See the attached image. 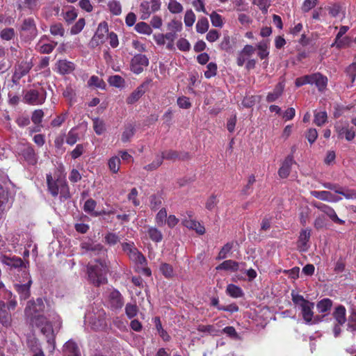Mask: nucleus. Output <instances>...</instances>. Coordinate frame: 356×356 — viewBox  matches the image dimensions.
I'll use <instances>...</instances> for the list:
<instances>
[{
    "label": "nucleus",
    "mask_w": 356,
    "mask_h": 356,
    "mask_svg": "<svg viewBox=\"0 0 356 356\" xmlns=\"http://www.w3.org/2000/svg\"><path fill=\"white\" fill-rule=\"evenodd\" d=\"M24 313L29 324L33 327H38L45 337L48 343V349L53 353L56 348V333L53 325L56 328L60 327L61 321L60 316L54 310L47 309L42 298H38L35 300L27 302Z\"/></svg>",
    "instance_id": "nucleus-1"
},
{
    "label": "nucleus",
    "mask_w": 356,
    "mask_h": 356,
    "mask_svg": "<svg viewBox=\"0 0 356 356\" xmlns=\"http://www.w3.org/2000/svg\"><path fill=\"white\" fill-rule=\"evenodd\" d=\"M87 272L89 280L95 286L105 284L107 281L108 267L104 261L97 259L94 263H89Z\"/></svg>",
    "instance_id": "nucleus-2"
},
{
    "label": "nucleus",
    "mask_w": 356,
    "mask_h": 356,
    "mask_svg": "<svg viewBox=\"0 0 356 356\" xmlns=\"http://www.w3.org/2000/svg\"><path fill=\"white\" fill-rule=\"evenodd\" d=\"M85 324L93 330H104L106 324V312L100 306H94L85 315Z\"/></svg>",
    "instance_id": "nucleus-3"
},
{
    "label": "nucleus",
    "mask_w": 356,
    "mask_h": 356,
    "mask_svg": "<svg viewBox=\"0 0 356 356\" xmlns=\"http://www.w3.org/2000/svg\"><path fill=\"white\" fill-rule=\"evenodd\" d=\"M47 183L48 191L53 197H56L60 194V198L67 200L70 198V193L66 181L63 179H57L54 180L51 174L47 175Z\"/></svg>",
    "instance_id": "nucleus-4"
},
{
    "label": "nucleus",
    "mask_w": 356,
    "mask_h": 356,
    "mask_svg": "<svg viewBox=\"0 0 356 356\" xmlns=\"http://www.w3.org/2000/svg\"><path fill=\"white\" fill-rule=\"evenodd\" d=\"M291 298L293 302L300 309L302 318L306 323H316V321H313L314 303L305 299L302 295L293 291L291 292Z\"/></svg>",
    "instance_id": "nucleus-5"
},
{
    "label": "nucleus",
    "mask_w": 356,
    "mask_h": 356,
    "mask_svg": "<svg viewBox=\"0 0 356 356\" xmlns=\"http://www.w3.org/2000/svg\"><path fill=\"white\" fill-rule=\"evenodd\" d=\"M123 251L129 256V259L136 264L145 266L147 260L143 254L136 248L134 243H123L122 244Z\"/></svg>",
    "instance_id": "nucleus-6"
},
{
    "label": "nucleus",
    "mask_w": 356,
    "mask_h": 356,
    "mask_svg": "<svg viewBox=\"0 0 356 356\" xmlns=\"http://www.w3.org/2000/svg\"><path fill=\"white\" fill-rule=\"evenodd\" d=\"M46 90L41 88L39 90L31 89L26 92L24 99L31 105H42L46 99Z\"/></svg>",
    "instance_id": "nucleus-7"
},
{
    "label": "nucleus",
    "mask_w": 356,
    "mask_h": 356,
    "mask_svg": "<svg viewBox=\"0 0 356 356\" xmlns=\"http://www.w3.org/2000/svg\"><path fill=\"white\" fill-rule=\"evenodd\" d=\"M161 6L160 0L143 1L139 6L140 18L143 20L148 19L152 13L160 10Z\"/></svg>",
    "instance_id": "nucleus-8"
},
{
    "label": "nucleus",
    "mask_w": 356,
    "mask_h": 356,
    "mask_svg": "<svg viewBox=\"0 0 356 356\" xmlns=\"http://www.w3.org/2000/svg\"><path fill=\"white\" fill-rule=\"evenodd\" d=\"M334 129L340 138L344 137L346 140L351 141L355 137L354 128L350 127L348 122H339L334 125Z\"/></svg>",
    "instance_id": "nucleus-9"
},
{
    "label": "nucleus",
    "mask_w": 356,
    "mask_h": 356,
    "mask_svg": "<svg viewBox=\"0 0 356 356\" xmlns=\"http://www.w3.org/2000/svg\"><path fill=\"white\" fill-rule=\"evenodd\" d=\"M149 65V59L145 55L136 54L131 60L130 68L131 70L136 74H140Z\"/></svg>",
    "instance_id": "nucleus-10"
},
{
    "label": "nucleus",
    "mask_w": 356,
    "mask_h": 356,
    "mask_svg": "<svg viewBox=\"0 0 356 356\" xmlns=\"http://www.w3.org/2000/svg\"><path fill=\"white\" fill-rule=\"evenodd\" d=\"M8 190L0 184V220L3 218L12 206Z\"/></svg>",
    "instance_id": "nucleus-11"
},
{
    "label": "nucleus",
    "mask_w": 356,
    "mask_h": 356,
    "mask_svg": "<svg viewBox=\"0 0 356 356\" xmlns=\"http://www.w3.org/2000/svg\"><path fill=\"white\" fill-rule=\"evenodd\" d=\"M312 205L327 215L334 223L339 225H343L345 223V221L339 218L334 209L329 205L317 202H313Z\"/></svg>",
    "instance_id": "nucleus-12"
},
{
    "label": "nucleus",
    "mask_w": 356,
    "mask_h": 356,
    "mask_svg": "<svg viewBox=\"0 0 356 356\" xmlns=\"http://www.w3.org/2000/svg\"><path fill=\"white\" fill-rule=\"evenodd\" d=\"M81 248L82 254L89 253L90 256L104 254L105 253V249L103 245L99 243H95L90 241L83 242L81 244Z\"/></svg>",
    "instance_id": "nucleus-13"
},
{
    "label": "nucleus",
    "mask_w": 356,
    "mask_h": 356,
    "mask_svg": "<svg viewBox=\"0 0 356 356\" xmlns=\"http://www.w3.org/2000/svg\"><path fill=\"white\" fill-rule=\"evenodd\" d=\"M152 82L151 79H147L140 84L136 90H134L127 98V104H133L145 94L146 88Z\"/></svg>",
    "instance_id": "nucleus-14"
},
{
    "label": "nucleus",
    "mask_w": 356,
    "mask_h": 356,
    "mask_svg": "<svg viewBox=\"0 0 356 356\" xmlns=\"http://www.w3.org/2000/svg\"><path fill=\"white\" fill-rule=\"evenodd\" d=\"M108 32V27L106 22H104L99 24L97 29L92 38V43L95 45L103 44Z\"/></svg>",
    "instance_id": "nucleus-15"
},
{
    "label": "nucleus",
    "mask_w": 356,
    "mask_h": 356,
    "mask_svg": "<svg viewBox=\"0 0 356 356\" xmlns=\"http://www.w3.org/2000/svg\"><path fill=\"white\" fill-rule=\"evenodd\" d=\"M108 304L112 309H121L124 305L121 293L116 289H112L108 294Z\"/></svg>",
    "instance_id": "nucleus-16"
},
{
    "label": "nucleus",
    "mask_w": 356,
    "mask_h": 356,
    "mask_svg": "<svg viewBox=\"0 0 356 356\" xmlns=\"http://www.w3.org/2000/svg\"><path fill=\"white\" fill-rule=\"evenodd\" d=\"M311 195L321 200L330 202H337L342 200L341 197L334 196L327 191H311Z\"/></svg>",
    "instance_id": "nucleus-17"
},
{
    "label": "nucleus",
    "mask_w": 356,
    "mask_h": 356,
    "mask_svg": "<svg viewBox=\"0 0 356 356\" xmlns=\"http://www.w3.org/2000/svg\"><path fill=\"white\" fill-rule=\"evenodd\" d=\"M32 67L33 65L31 62L22 61L15 67L13 78L17 80H19L21 78H22L29 72Z\"/></svg>",
    "instance_id": "nucleus-18"
},
{
    "label": "nucleus",
    "mask_w": 356,
    "mask_h": 356,
    "mask_svg": "<svg viewBox=\"0 0 356 356\" xmlns=\"http://www.w3.org/2000/svg\"><path fill=\"white\" fill-rule=\"evenodd\" d=\"M0 323L5 327H9L12 324L11 314L2 301H0Z\"/></svg>",
    "instance_id": "nucleus-19"
},
{
    "label": "nucleus",
    "mask_w": 356,
    "mask_h": 356,
    "mask_svg": "<svg viewBox=\"0 0 356 356\" xmlns=\"http://www.w3.org/2000/svg\"><path fill=\"white\" fill-rule=\"evenodd\" d=\"M0 262L15 268H21L24 265L21 258L17 257H9L3 254H0Z\"/></svg>",
    "instance_id": "nucleus-20"
},
{
    "label": "nucleus",
    "mask_w": 356,
    "mask_h": 356,
    "mask_svg": "<svg viewBox=\"0 0 356 356\" xmlns=\"http://www.w3.org/2000/svg\"><path fill=\"white\" fill-rule=\"evenodd\" d=\"M32 280L29 277V280L25 284H15V289L19 295L21 300H26L30 296V288Z\"/></svg>",
    "instance_id": "nucleus-21"
},
{
    "label": "nucleus",
    "mask_w": 356,
    "mask_h": 356,
    "mask_svg": "<svg viewBox=\"0 0 356 356\" xmlns=\"http://www.w3.org/2000/svg\"><path fill=\"white\" fill-rule=\"evenodd\" d=\"M240 265L245 266L244 263H238L234 260H225L216 267L217 270H229L232 272H236L239 270Z\"/></svg>",
    "instance_id": "nucleus-22"
},
{
    "label": "nucleus",
    "mask_w": 356,
    "mask_h": 356,
    "mask_svg": "<svg viewBox=\"0 0 356 356\" xmlns=\"http://www.w3.org/2000/svg\"><path fill=\"white\" fill-rule=\"evenodd\" d=\"M293 163V159L292 156H289L285 159L278 170V175L281 178H286L289 175Z\"/></svg>",
    "instance_id": "nucleus-23"
},
{
    "label": "nucleus",
    "mask_w": 356,
    "mask_h": 356,
    "mask_svg": "<svg viewBox=\"0 0 356 356\" xmlns=\"http://www.w3.org/2000/svg\"><path fill=\"white\" fill-rule=\"evenodd\" d=\"M312 85L315 84L318 90L323 91L327 86V79L320 73L312 74Z\"/></svg>",
    "instance_id": "nucleus-24"
},
{
    "label": "nucleus",
    "mask_w": 356,
    "mask_h": 356,
    "mask_svg": "<svg viewBox=\"0 0 356 356\" xmlns=\"http://www.w3.org/2000/svg\"><path fill=\"white\" fill-rule=\"evenodd\" d=\"M57 68L60 74H67L74 71L75 66L72 62L60 60L57 63Z\"/></svg>",
    "instance_id": "nucleus-25"
},
{
    "label": "nucleus",
    "mask_w": 356,
    "mask_h": 356,
    "mask_svg": "<svg viewBox=\"0 0 356 356\" xmlns=\"http://www.w3.org/2000/svg\"><path fill=\"white\" fill-rule=\"evenodd\" d=\"M63 352L65 356H81L76 343L72 340H69L65 343Z\"/></svg>",
    "instance_id": "nucleus-26"
},
{
    "label": "nucleus",
    "mask_w": 356,
    "mask_h": 356,
    "mask_svg": "<svg viewBox=\"0 0 356 356\" xmlns=\"http://www.w3.org/2000/svg\"><path fill=\"white\" fill-rule=\"evenodd\" d=\"M22 155L29 165H35L38 161V156L31 147H27L22 150Z\"/></svg>",
    "instance_id": "nucleus-27"
},
{
    "label": "nucleus",
    "mask_w": 356,
    "mask_h": 356,
    "mask_svg": "<svg viewBox=\"0 0 356 356\" xmlns=\"http://www.w3.org/2000/svg\"><path fill=\"white\" fill-rule=\"evenodd\" d=\"M284 89V84L282 82L278 83L273 92H269L266 97L268 102H273L276 101L282 94Z\"/></svg>",
    "instance_id": "nucleus-28"
},
{
    "label": "nucleus",
    "mask_w": 356,
    "mask_h": 356,
    "mask_svg": "<svg viewBox=\"0 0 356 356\" xmlns=\"http://www.w3.org/2000/svg\"><path fill=\"white\" fill-rule=\"evenodd\" d=\"M311 232L309 229H302L298 237V247L303 251H306L308 248L307 243L310 238Z\"/></svg>",
    "instance_id": "nucleus-29"
},
{
    "label": "nucleus",
    "mask_w": 356,
    "mask_h": 356,
    "mask_svg": "<svg viewBox=\"0 0 356 356\" xmlns=\"http://www.w3.org/2000/svg\"><path fill=\"white\" fill-rule=\"evenodd\" d=\"M352 40L348 36L341 37L340 38H335L334 41L332 43L331 47L337 49H344L350 46Z\"/></svg>",
    "instance_id": "nucleus-30"
},
{
    "label": "nucleus",
    "mask_w": 356,
    "mask_h": 356,
    "mask_svg": "<svg viewBox=\"0 0 356 356\" xmlns=\"http://www.w3.org/2000/svg\"><path fill=\"white\" fill-rule=\"evenodd\" d=\"M327 122V114L325 111L314 112V123L318 127L323 126Z\"/></svg>",
    "instance_id": "nucleus-31"
},
{
    "label": "nucleus",
    "mask_w": 356,
    "mask_h": 356,
    "mask_svg": "<svg viewBox=\"0 0 356 356\" xmlns=\"http://www.w3.org/2000/svg\"><path fill=\"white\" fill-rule=\"evenodd\" d=\"M21 29L22 31H29L32 36L36 35L37 29L34 19L32 18L25 19Z\"/></svg>",
    "instance_id": "nucleus-32"
},
{
    "label": "nucleus",
    "mask_w": 356,
    "mask_h": 356,
    "mask_svg": "<svg viewBox=\"0 0 356 356\" xmlns=\"http://www.w3.org/2000/svg\"><path fill=\"white\" fill-rule=\"evenodd\" d=\"M346 309L343 306L340 305L336 307L334 312H333V316L335 321L339 325H343L346 321Z\"/></svg>",
    "instance_id": "nucleus-33"
},
{
    "label": "nucleus",
    "mask_w": 356,
    "mask_h": 356,
    "mask_svg": "<svg viewBox=\"0 0 356 356\" xmlns=\"http://www.w3.org/2000/svg\"><path fill=\"white\" fill-rule=\"evenodd\" d=\"M216 325H200L197 330L201 332H207L212 336H219L221 331L216 327Z\"/></svg>",
    "instance_id": "nucleus-34"
},
{
    "label": "nucleus",
    "mask_w": 356,
    "mask_h": 356,
    "mask_svg": "<svg viewBox=\"0 0 356 356\" xmlns=\"http://www.w3.org/2000/svg\"><path fill=\"white\" fill-rule=\"evenodd\" d=\"M43 38H41L36 44V49L41 54H50L54 49L57 43H43Z\"/></svg>",
    "instance_id": "nucleus-35"
},
{
    "label": "nucleus",
    "mask_w": 356,
    "mask_h": 356,
    "mask_svg": "<svg viewBox=\"0 0 356 356\" xmlns=\"http://www.w3.org/2000/svg\"><path fill=\"white\" fill-rule=\"evenodd\" d=\"M226 293L227 295L234 298H241L243 296V292L241 288L233 284L227 285Z\"/></svg>",
    "instance_id": "nucleus-36"
},
{
    "label": "nucleus",
    "mask_w": 356,
    "mask_h": 356,
    "mask_svg": "<svg viewBox=\"0 0 356 356\" xmlns=\"http://www.w3.org/2000/svg\"><path fill=\"white\" fill-rule=\"evenodd\" d=\"M147 232L149 238L154 242L159 243L163 240V234L155 227H148Z\"/></svg>",
    "instance_id": "nucleus-37"
},
{
    "label": "nucleus",
    "mask_w": 356,
    "mask_h": 356,
    "mask_svg": "<svg viewBox=\"0 0 356 356\" xmlns=\"http://www.w3.org/2000/svg\"><path fill=\"white\" fill-rule=\"evenodd\" d=\"M97 203L93 199H88L86 201L83 209L85 212L90 213L93 216H99L101 213L99 212L95 211V209L96 207Z\"/></svg>",
    "instance_id": "nucleus-38"
},
{
    "label": "nucleus",
    "mask_w": 356,
    "mask_h": 356,
    "mask_svg": "<svg viewBox=\"0 0 356 356\" xmlns=\"http://www.w3.org/2000/svg\"><path fill=\"white\" fill-rule=\"evenodd\" d=\"M332 306V302L329 298H323L318 302L316 305L317 310L319 313H325L330 310Z\"/></svg>",
    "instance_id": "nucleus-39"
},
{
    "label": "nucleus",
    "mask_w": 356,
    "mask_h": 356,
    "mask_svg": "<svg viewBox=\"0 0 356 356\" xmlns=\"http://www.w3.org/2000/svg\"><path fill=\"white\" fill-rule=\"evenodd\" d=\"M108 83L118 88H123L125 86L124 79L120 75H113L108 79Z\"/></svg>",
    "instance_id": "nucleus-40"
},
{
    "label": "nucleus",
    "mask_w": 356,
    "mask_h": 356,
    "mask_svg": "<svg viewBox=\"0 0 356 356\" xmlns=\"http://www.w3.org/2000/svg\"><path fill=\"white\" fill-rule=\"evenodd\" d=\"M159 270L162 275L167 279H170L174 276L173 267L167 263H162L159 267Z\"/></svg>",
    "instance_id": "nucleus-41"
},
{
    "label": "nucleus",
    "mask_w": 356,
    "mask_h": 356,
    "mask_svg": "<svg viewBox=\"0 0 356 356\" xmlns=\"http://www.w3.org/2000/svg\"><path fill=\"white\" fill-rule=\"evenodd\" d=\"M79 134L77 132V128H72L67 133L66 136V143L70 145H74L79 140Z\"/></svg>",
    "instance_id": "nucleus-42"
},
{
    "label": "nucleus",
    "mask_w": 356,
    "mask_h": 356,
    "mask_svg": "<svg viewBox=\"0 0 356 356\" xmlns=\"http://www.w3.org/2000/svg\"><path fill=\"white\" fill-rule=\"evenodd\" d=\"M209 26L208 19L206 17H201L198 19L195 28L197 33L202 34L208 31Z\"/></svg>",
    "instance_id": "nucleus-43"
},
{
    "label": "nucleus",
    "mask_w": 356,
    "mask_h": 356,
    "mask_svg": "<svg viewBox=\"0 0 356 356\" xmlns=\"http://www.w3.org/2000/svg\"><path fill=\"white\" fill-rule=\"evenodd\" d=\"M120 163L121 161L118 156H112L108 161V168L113 173H117L120 170Z\"/></svg>",
    "instance_id": "nucleus-44"
},
{
    "label": "nucleus",
    "mask_w": 356,
    "mask_h": 356,
    "mask_svg": "<svg viewBox=\"0 0 356 356\" xmlns=\"http://www.w3.org/2000/svg\"><path fill=\"white\" fill-rule=\"evenodd\" d=\"M88 85L90 87L95 86L100 89H104L106 87V83L104 80L95 75H93L90 78L88 81Z\"/></svg>",
    "instance_id": "nucleus-45"
},
{
    "label": "nucleus",
    "mask_w": 356,
    "mask_h": 356,
    "mask_svg": "<svg viewBox=\"0 0 356 356\" xmlns=\"http://www.w3.org/2000/svg\"><path fill=\"white\" fill-rule=\"evenodd\" d=\"M135 30L139 33L145 35H150L152 33L151 26L145 22H138L135 26Z\"/></svg>",
    "instance_id": "nucleus-46"
},
{
    "label": "nucleus",
    "mask_w": 356,
    "mask_h": 356,
    "mask_svg": "<svg viewBox=\"0 0 356 356\" xmlns=\"http://www.w3.org/2000/svg\"><path fill=\"white\" fill-rule=\"evenodd\" d=\"M167 219V211L165 208L161 209L155 217V222L159 227L165 225Z\"/></svg>",
    "instance_id": "nucleus-47"
},
{
    "label": "nucleus",
    "mask_w": 356,
    "mask_h": 356,
    "mask_svg": "<svg viewBox=\"0 0 356 356\" xmlns=\"http://www.w3.org/2000/svg\"><path fill=\"white\" fill-rule=\"evenodd\" d=\"M135 134L134 126L131 124H128L122 134V141L124 143L128 142L129 139L134 136Z\"/></svg>",
    "instance_id": "nucleus-48"
},
{
    "label": "nucleus",
    "mask_w": 356,
    "mask_h": 356,
    "mask_svg": "<svg viewBox=\"0 0 356 356\" xmlns=\"http://www.w3.org/2000/svg\"><path fill=\"white\" fill-rule=\"evenodd\" d=\"M162 204V198L160 196L152 195L149 197V207L152 211L160 209Z\"/></svg>",
    "instance_id": "nucleus-49"
},
{
    "label": "nucleus",
    "mask_w": 356,
    "mask_h": 356,
    "mask_svg": "<svg viewBox=\"0 0 356 356\" xmlns=\"http://www.w3.org/2000/svg\"><path fill=\"white\" fill-rule=\"evenodd\" d=\"M168 8L170 13L174 14L180 13L184 9L182 5L177 0H170Z\"/></svg>",
    "instance_id": "nucleus-50"
},
{
    "label": "nucleus",
    "mask_w": 356,
    "mask_h": 356,
    "mask_svg": "<svg viewBox=\"0 0 356 356\" xmlns=\"http://www.w3.org/2000/svg\"><path fill=\"white\" fill-rule=\"evenodd\" d=\"M111 13L114 15H120L122 13L121 4L118 1L113 0L108 3Z\"/></svg>",
    "instance_id": "nucleus-51"
},
{
    "label": "nucleus",
    "mask_w": 356,
    "mask_h": 356,
    "mask_svg": "<svg viewBox=\"0 0 356 356\" xmlns=\"http://www.w3.org/2000/svg\"><path fill=\"white\" fill-rule=\"evenodd\" d=\"M233 248V243H227L220 250L217 259L221 260L227 257Z\"/></svg>",
    "instance_id": "nucleus-52"
},
{
    "label": "nucleus",
    "mask_w": 356,
    "mask_h": 356,
    "mask_svg": "<svg viewBox=\"0 0 356 356\" xmlns=\"http://www.w3.org/2000/svg\"><path fill=\"white\" fill-rule=\"evenodd\" d=\"M85 24L86 22L83 18L79 19V20L72 26L70 33L72 35H76L79 33L84 28Z\"/></svg>",
    "instance_id": "nucleus-53"
},
{
    "label": "nucleus",
    "mask_w": 356,
    "mask_h": 356,
    "mask_svg": "<svg viewBox=\"0 0 356 356\" xmlns=\"http://www.w3.org/2000/svg\"><path fill=\"white\" fill-rule=\"evenodd\" d=\"M338 194L342 195L347 200L356 199V190L341 187Z\"/></svg>",
    "instance_id": "nucleus-54"
},
{
    "label": "nucleus",
    "mask_w": 356,
    "mask_h": 356,
    "mask_svg": "<svg viewBox=\"0 0 356 356\" xmlns=\"http://www.w3.org/2000/svg\"><path fill=\"white\" fill-rule=\"evenodd\" d=\"M50 33L53 35L62 37L64 35L65 30L61 24L56 23L50 26Z\"/></svg>",
    "instance_id": "nucleus-55"
},
{
    "label": "nucleus",
    "mask_w": 356,
    "mask_h": 356,
    "mask_svg": "<svg viewBox=\"0 0 356 356\" xmlns=\"http://www.w3.org/2000/svg\"><path fill=\"white\" fill-rule=\"evenodd\" d=\"M184 20L186 26L191 27L193 25L195 21V15L192 10H186Z\"/></svg>",
    "instance_id": "nucleus-56"
},
{
    "label": "nucleus",
    "mask_w": 356,
    "mask_h": 356,
    "mask_svg": "<svg viewBox=\"0 0 356 356\" xmlns=\"http://www.w3.org/2000/svg\"><path fill=\"white\" fill-rule=\"evenodd\" d=\"M44 112L42 109H36L32 113L31 120L34 124L38 125L40 124L44 117Z\"/></svg>",
    "instance_id": "nucleus-57"
},
{
    "label": "nucleus",
    "mask_w": 356,
    "mask_h": 356,
    "mask_svg": "<svg viewBox=\"0 0 356 356\" xmlns=\"http://www.w3.org/2000/svg\"><path fill=\"white\" fill-rule=\"evenodd\" d=\"M207 70L204 72V76L207 79H210L216 75L217 65L211 62L207 65Z\"/></svg>",
    "instance_id": "nucleus-58"
},
{
    "label": "nucleus",
    "mask_w": 356,
    "mask_h": 356,
    "mask_svg": "<svg viewBox=\"0 0 356 356\" xmlns=\"http://www.w3.org/2000/svg\"><path fill=\"white\" fill-rule=\"evenodd\" d=\"M257 48L259 49L258 56L261 59L266 58L269 52L268 51V44L266 42H261L258 44Z\"/></svg>",
    "instance_id": "nucleus-59"
},
{
    "label": "nucleus",
    "mask_w": 356,
    "mask_h": 356,
    "mask_svg": "<svg viewBox=\"0 0 356 356\" xmlns=\"http://www.w3.org/2000/svg\"><path fill=\"white\" fill-rule=\"evenodd\" d=\"M125 313L129 318H132L137 315L138 308L135 304L127 303L125 307Z\"/></svg>",
    "instance_id": "nucleus-60"
},
{
    "label": "nucleus",
    "mask_w": 356,
    "mask_h": 356,
    "mask_svg": "<svg viewBox=\"0 0 356 356\" xmlns=\"http://www.w3.org/2000/svg\"><path fill=\"white\" fill-rule=\"evenodd\" d=\"M168 29L175 33L180 32L182 29V24L180 21L173 19L168 24Z\"/></svg>",
    "instance_id": "nucleus-61"
},
{
    "label": "nucleus",
    "mask_w": 356,
    "mask_h": 356,
    "mask_svg": "<svg viewBox=\"0 0 356 356\" xmlns=\"http://www.w3.org/2000/svg\"><path fill=\"white\" fill-rule=\"evenodd\" d=\"M210 19L211 24L215 27H222L223 25L222 19L221 15L216 13V12H213L210 15Z\"/></svg>",
    "instance_id": "nucleus-62"
},
{
    "label": "nucleus",
    "mask_w": 356,
    "mask_h": 356,
    "mask_svg": "<svg viewBox=\"0 0 356 356\" xmlns=\"http://www.w3.org/2000/svg\"><path fill=\"white\" fill-rule=\"evenodd\" d=\"M160 158H162V161L163 159L174 161L178 158H180V156L176 151L167 150L161 153Z\"/></svg>",
    "instance_id": "nucleus-63"
},
{
    "label": "nucleus",
    "mask_w": 356,
    "mask_h": 356,
    "mask_svg": "<svg viewBox=\"0 0 356 356\" xmlns=\"http://www.w3.org/2000/svg\"><path fill=\"white\" fill-rule=\"evenodd\" d=\"M15 36V31L13 28H6L0 33V37L5 40H10Z\"/></svg>",
    "instance_id": "nucleus-64"
}]
</instances>
